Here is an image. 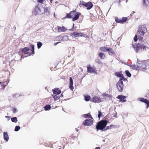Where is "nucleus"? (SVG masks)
<instances>
[{"instance_id":"f704fd0d","label":"nucleus","mask_w":149,"mask_h":149,"mask_svg":"<svg viewBox=\"0 0 149 149\" xmlns=\"http://www.w3.org/2000/svg\"><path fill=\"white\" fill-rule=\"evenodd\" d=\"M127 17H123L122 19H121V20L122 21V23H123L126 21H127Z\"/></svg>"},{"instance_id":"774afa93","label":"nucleus","mask_w":149,"mask_h":149,"mask_svg":"<svg viewBox=\"0 0 149 149\" xmlns=\"http://www.w3.org/2000/svg\"><path fill=\"white\" fill-rule=\"evenodd\" d=\"M135 13V12H133V13Z\"/></svg>"},{"instance_id":"a18cd8bd","label":"nucleus","mask_w":149,"mask_h":149,"mask_svg":"<svg viewBox=\"0 0 149 149\" xmlns=\"http://www.w3.org/2000/svg\"><path fill=\"white\" fill-rule=\"evenodd\" d=\"M86 3L84 2V1L81 2L79 5H84L85 6V4H86Z\"/></svg>"},{"instance_id":"9d476101","label":"nucleus","mask_w":149,"mask_h":149,"mask_svg":"<svg viewBox=\"0 0 149 149\" xmlns=\"http://www.w3.org/2000/svg\"><path fill=\"white\" fill-rule=\"evenodd\" d=\"M83 35V33L76 32H74L70 34V36L74 38L79 37V36H82Z\"/></svg>"},{"instance_id":"0eeeda50","label":"nucleus","mask_w":149,"mask_h":149,"mask_svg":"<svg viewBox=\"0 0 149 149\" xmlns=\"http://www.w3.org/2000/svg\"><path fill=\"white\" fill-rule=\"evenodd\" d=\"M93 124V120L90 119H86L83 123V125L84 126H91Z\"/></svg>"},{"instance_id":"4468645a","label":"nucleus","mask_w":149,"mask_h":149,"mask_svg":"<svg viewBox=\"0 0 149 149\" xmlns=\"http://www.w3.org/2000/svg\"><path fill=\"white\" fill-rule=\"evenodd\" d=\"M87 72L89 73H95L96 72L95 69L91 67H87Z\"/></svg>"},{"instance_id":"09e8293b","label":"nucleus","mask_w":149,"mask_h":149,"mask_svg":"<svg viewBox=\"0 0 149 149\" xmlns=\"http://www.w3.org/2000/svg\"><path fill=\"white\" fill-rule=\"evenodd\" d=\"M83 36L84 37H85L86 36V35L85 34H84V33H83Z\"/></svg>"},{"instance_id":"f257e3e1","label":"nucleus","mask_w":149,"mask_h":149,"mask_svg":"<svg viewBox=\"0 0 149 149\" xmlns=\"http://www.w3.org/2000/svg\"><path fill=\"white\" fill-rule=\"evenodd\" d=\"M80 14V13L76 12L75 10L71 11L69 14H67L66 17L68 18H72V20L74 21L79 19Z\"/></svg>"},{"instance_id":"3c124183","label":"nucleus","mask_w":149,"mask_h":149,"mask_svg":"<svg viewBox=\"0 0 149 149\" xmlns=\"http://www.w3.org/2000/svg\"><path fill=\"white\" fill-rule=\"evenodd\" d=\"M58 44V42H57L56 43L54 44V45H57Z\"/></svg>"},{"instance_id":"37998d69","label":"nucleus","mask_w":149,"mask_h":149,"mask_svg":"<svg viewBox=\"0 0 149 149\" xmlns=\"http://www.w3.org/2000/svg\"><path fill=\"white\" fill-rule=\"evenodd\" d=\"M17 109L15 108H13V113H15L17 112Z\"/></svg>"},{"instance_id":"a19ab883","label":"nucleus","mask_w":149,"mask_h":149,"mask_svg":"<svg viewBox=\"0 0 149 149\" xmlns=\"http://www.w3.org/2000/svg\"><path fill=\"white\" fill-rule=\"evenodd\" d=\"M102 112L100 111H98V116L99 118H100L101 116L102 115Z\"/></svg>"},{"instance_id":"aec40b11","label":"nucleus","mask_w":149,"mask_h":149,"mask_svg":"<svg viewBox=\"0 0 149 149\" xmlns=\"http://www.w3.org/2000/svg\"><path fill=\"white\" fill-rule=\"evenodd\" d=\"M107 50V52H109L110 55H112L114 54V51L112 48H108Z\"/></svg>"},{"instance_id":"cd10ccee","label":"nucleus","mask_w":149,"mask_h":149,"mask_svg":"<svg viewBox=\"0 0 149 149\" xmlns=\"http://www.w3.org/2000/svg\"><path fill=\"white\" fill-rule=\"evenodd\" d=\"M12 122L16 123L17 122V119L16 117H13L11 118Z\"/></svg>"},{"instance_id":"72a5a7b5","label":"nucleus","mask_w":149,"mask_h":149,"mask_svg":"<svg viewBox=\"0 0 149 149\" xmlns=\"http://www.w3.org/2000/svg\"><path fill=\"white\" fill-rule=\"evenodd\" d=\"M112 126H115L112 125H110V126H107L106 129H105V128L104 129V131H105L107 130L108 129H111L112 128Z\"/></svg>"},{"instance_id":"4be33fe9","label":"nucleus","mask_w":149,"mask_h":149,"mask_svg":"<svg viewBox=\"0 0 149 149\" xmlns=\"http://www.w3.org/2000/svg\"><path fill=\"white\" fill-rule=\"evenodd\" d=\"M98 55L100 58L102 59H104L105 57V55L104 54L101 52L99 53Z\"/></svg>"},{"instance_id":"a878e982","label":"nucleus","mask_w":149,"mask_h":149,"mask_svg":"<svg viewBox=\"0 0 149 149\" xmlns=\"http://www.w3.org/2000/svg\"><path fill=\"white\" fill-rule=\"evenodd\" d=\"M143 5L145 6H147L149 4V1L148 0H143Z\"/></svg>"},{"instance_id":"c03bdc74","label":"nucleus","mask_w":149,"mask_h":149,"mask_svg":"<svg viewBox=\"0 0 149 149\" xmlns=\"http://www.w3.org/2000/svg\"><path fill=\"white\" fill-rule=\"evenodd\" d=\"M137 35H135V36L134 37V41L136 42L137 40Z\"/></svg>"},{"instance_id":"6e6552de","label":"nucleus","mask_w":149,"mask_h":149,"mask_svg":"<svg viewBox=\"0 0 149 149\" xmlns=\"http://www.w3.org/2000/svg\"><path fill=\"white\" fill-rule=\"evenodd\" d=\"M30 49V48L29 47H26L22 49L21 52H22V53H24L26 54H28V55L30 56L31 55V53L27 52L29 51Z\"/></svg>"},{"instance_id":"e433bc0d","label":"nucleus","mask_w":149,"mask_h":149,"mask_svg":"<svg viewBox=\"0 0 149 149\" xmlns=\"http://www.w3.org/2000/svg\"><path fill=\"white\" fill-rule=\"evenodd\" d=\"M119 80H121V81H122V80L124 81H126L127 80V79L125 78L123 76V75L122 76V77L120 78V79Z\"/></svg>"},{"instance_id":"13d9d810","label":"nucleus","mask_w":149,"mask_h":149,"mask_svg":"<svg viewBox=\"0 0 149 149\" xmlns=\"http://www.w3.org/2000/svg\"><path fill=\"white\" fill-rule=\"evenodd\" d=\"M73 28H74V24H73Z\"/></svg>"},{"instance_id":"5701e85b","label":"nucleus","mask_w":149,"mask_h":149,"mask_svg":"<svg viewBox=\"0 0 149 149\" xmlns=\"http://www.w3.org/2000/svg\"><path fill=\"white\" fill-rule=\"evenodd\" d=\"M115 75L117 77L121 78L123 75L121 72H116L115 73Z\"/></svg>"},{"instance_id":"dca6fc26","label":"nucleus","mask_w":149,"mask_h":149,"mask_svg":"<svg viewBox=\"0 0 149 149\" xmlns=\"http://www.w3.org/2000/svg\"><path fill=\"white\" fill-rule=\"evenodd\" d=\"M52 91L54 94L57 95L60 94L61 92L59 88H55L52 90Z\"/></svg>"},{"instance_id":"c756f323","label":"nucleus","mask_w":149,"mask_h":149,"mask_svg":"<svg viewBox=\"0 0 149 149\" xmlns=\"http://www.w3.org/2000/svg\"><path fill=\"white\" fill-rule=\"evenodd\" d=\"M125 73L126 75L128 77H130L131 76V74L129 71L128 70H126L125 71Z\"/></svg>"},{"instance_id":"f3484780","label":"nucleus","mask_w":149,"mask_h":149,"mask_svg":"<svg viewBox=\"0 0 149 149\" xmlns=\"http://www.w3.org/2000/svg\"><path fill=\"white\" fill-rule=\"evenodd\" d=\"M44 8V13L47 15H48L50 13V8L48 7H46Z\"/></svg>"},{"instance_id":"79ce46f5","label":"nucleus","mask_w":149,"mask_h":149,"mask_svg":"<svg viewBox=\"0 0 149 149\" xmlns=\"http://www.w3.org/2000/svg\"><path fill=\"white\" fill-rule=\"evenodd\" d=\"M95 62L98 64L101 63V62L100 61V60L99 59H97L95 60Z\"/></svg>"},{"instance_id":"1a4fd4ad","label":"nucleus","mask_w":149,"mask_h":149,"mask_svg":"<svg viewBox=\"0 0 149 149\" xmlns=\"http://www.w3.org/2000/svg\"><path fill=\"white\" fill-rule=\"evenodd\" d=\"M41 10L38 7H36L33 10L32 12L33 14L35 15H36L38 14L39 13H40Z\"/></svg>"},{"instance_id":"49530a36","label":"nucleus","mask_w":149,"mask_h":149,"mask_svg":"<svg viewBox=\"0 0 149 149\" xmlns=\"http://www.w3.org/2000/svg\"><path fill=\"white\" fill-rule=\"evenodd\" d=\"M139 39L140 40L142 41V40H143V37H140L139 38Z\"/></svg>"},{"instance_id":"338daca9","label":"nucleus","mask_w":149,"mask_h":149,"mask_svg":"<svg viewBox=\"0 0 149 149\" xmlns=\"http://www.w3.org/2000/svg\"><path fill=\"white\" fill-rule=\"evenodd\" d=\"M55 15V13H54V16Z\"/></svg>"},{"instance_id":"2f4dec72","label":"nucleus","mask_w":149,"mask_h":149,"mask_svg":"<svg viewBox=\"0 0 149 149\" xmlns=\"http://www.w3.org/2000/svg\"><path fill=\"white\" fill-rule=\"evenodd\" d=\"M84 117L86 118L89 117V118H91L93 119V118H92L91 116L89 113H87V114H84Z\"/></svg>"},{"instance_id":"393cba45","label":"nucleus","mask_w":149,"mask_h":149,"mask_svg":"<svg viewBox=\"0 0 149 149\" xmlns=\"http://www.w3.org/2000/svg\"><path fill=\"white\" fill-rule=\"evenodd\" d=\"M108 47H102L100 48V50L102 52H107Z\"/></svg>"},{"instance_id":"423d86ee","label":"nucleus","mask_w":149,"mask_h":149,"mask_svg":"<svg viewBox=\"0 0 149 149\" xmlns=\"http://www.w3.org/2000/svg\"><path fill=\"white\" fill-rule=\"evenodd\" d=\"M116 86L118 91L120 92H122L124 86L123 81L119 80L117 83Z\"/></svg>"},{"instance_id":"20e7f679","label":"nucleus","mask_w":149,"mask_h":149,"mask_svg":"<svg viewBox=\"0 0 149 149\" xmlns=\"http://www.w3.org/2000/svg\"><path fill=\"white\" fill-rule=\"evenodd\" d=\"M148 66V64L146 61H140L137 60V67L140 70H146Z\"/></svg>"},{"instance_id":"de8ad7c7","label":"nucleus","mask_w":149,"mask_h":149,"mask_svg":"<svg viewBox=\"0 0 149 149\" xmlns=\"http://www.w3.org/2000/svg\"><path fill=\"white\" fill-rule=\"evenodd\" d=\"M6 85H4V84H3V88H4L5 87H6Z\"/></svg>"},{"instance_id":"8fccbe9b","label":"nucleus","mask_w":149,"mask_h":149,"mask_svg":"<svg viewBox=\"0 0 149 149\" xmlns=\"http://www.w3.org/2000/svg\"><path fill=\"white\" fill-rule=\"evenodd\" d=\"M95 149H100V148L99 147H96Z\"/></svg>"},{"instance_id":"6ab92c4d","label":"nucleus","mask_w":149,"mask_h":149,"mask_svg":"<svg viewBox=\"0 0 149 149\" xmlns=\"http://www.w3.org/2000/svg\"><path fill=\"white\" fill-rule=\"evenodd\" d=\"M3 138L4 140L6 141H8L9 139V137L8 134H7V132H3Z\"/></svg>"},{"instance_id":"c9c22d12","label":"nucleus","mask_w":149,"mask_h":149,"mask_svg":"<svg viewBox=\"0 0 149 149\" xmlns=\"http://www.w3.org/2000/svg\"><path fill=\"white\" fill-rule=\"evenodd\" d=\"M31 48L32 49V54H34V45H31Z\"/></svg>"},{"instance_id":"6e6d98bb","label":"nucleus","mask_w":149,"mask_h":149,"mask_svg":"<svg viewBox=\"0 0 149 149\" xmlns=\"http://www.w3.org/2000/svg\"><path fill=\"white\" fill-rule=\"evenodd\" d=\"M52 0H50V2L51 3H52Z\"/></svg>"},{"instance_id":"2eb2a0df","label":"nucleus","mask_w":149,"mask_h":149,"mask_svg":"<svg viewBox=\"0 0 149 149\" xmlns=\"http://www.w3.org/2000/svg\"><path fill=\"white\" fill-rule=\"evenodd\" d=\"M85 7L87 8V10L90 9L93 6V4L91 2H88V3L85 4Z\"/></svg>"},{"instance_id":"ddd939ff","label":"nucleus","mask_w":149,"mask_h":149,"mask_svg":"<svg viewBox=\"0 0 149 149\" xmlns=\"http://www.w3.org/2000/svg\"><path fill=\"white\" fill-rule=\"evenodd\" d=\"M70 83L69 85V88L70 89V90L73 91V90L74 88V87L73 86V80L72 77H70Z\"/></svg>"},{"instance_id":"4d7b16f0","label":"nucleus","mask_w":149,"mask_h":149,"mask_svg":"<svg viewBox=\"0 0 149 149\" xmlns=\"http://www.w3.org/2000/svg\"><path fill=\"white\" fill-rule=\"evenodd\" d=\"M61 96H62V97H63V93L61 94Z\"/></svg>"},{"instance_id":"e2e57ef3","label":"nucleus","mask_w":149,"mask_h":149,"mask_svg":"<svg viewBox=\"0 0 149 149\" xmlns=\"http://www.w3.org/2000/svg\"><path fill=\"white\" fill-rule=\"evenodd\" d=\"M58 42V44L60 43L61 42Z\"/></svg>"},{"instance_id":"f03ea898","label":"nucleus","mask_w":149,"mask_h":149,"mask_svg":"<svg viewBox=\"0 0 149 149\" xmlns=\"http://www.w3.org/2000/svg\"><path fill=\"white\" fill-rule=\"evenodd\" d=\"M108 121L106 120H101L98 122L96 126L97 131L99 130H103L107 125Z\"/></svg>"},{"instance_id":"0e129e2a","label":"nucleus","mask_w":149,"mask_h":149,"mask_svg":"<svg viewBox=\"0 0 149 149\" xmlns=\"http://www.w3.org/2000/svg\"><path fill=\"white\" fill-rule=\"evenodd\" d=\"M1 82H0V84H1Z\"/></svg>"},{"instance_id":"5fc2aeb1","label":"nucleus","mask_w":149,"mask_h":149,"mask_svg":"<svg viewBox=\"0 0 149 149\" xmlns=\"http://www.w3.org/2000/svg\"><path fill=\"white\" fill-rule=\"evenodd\" d=\"M58 38H62V37L61 36H59L58 37Z\"/></svg>"},{"instance_id":"7c9ffc66","label":"nucleus","mask_w":149,"mask_h":149,"mask_svg":"<svg viewBox=\"0 0 149 149\" xmlns=\"http://www.w3.org/2000/svg\"><path fill=\"white\" fill-rule=\"evenodd\" d=\"M85 100L86 101H89L90 99V97L88 95H86L84 96Z\"/></svg>"},{"instance_id":"ea45409f","label":"nucleus","mask_w":149,"mask_h":149,"mask_svg":"<svg viewBox=\"0 0 149 149\" xmlns=\"http://www.w3.org/2000/svg\"><path fill=\"white\" fill-rule=\"evenodd\" d=\"M115 21L117 23H122L121 19H118V18H116Z\"/></svg>"},{"instance_id":"58836bf2","label":"nucleus","mask_w":149,"mask_h":149,"mask_svg":"<svg viewBox=\"0 0 149 149\" xmlns=\"http://www.w3.org/2000/svg\"><path fill=\"white\" fill-rule=\"evenodd\" d=\"M131 67L132 68L134 69H138L139 70V68H138L137 67V64L136 65H133Z\"/></svg>"},{"instance_id":"473e14b6","label":"nucleus","mask_w":149,"mask_h":149,"mask_svg":"<svg viewBox=\"0 0 149 149\" xmlns=\"http://www.w3.org/2000/svg\"><path fill=\"white\" fill-rule=\"evenodd\" d=\"M37 47L38 49H39L42 46V44L41 42H38L37 43Z\"/></svg>"},{"instance_id":"7ed1b4c3","label":"nucleus","mask_w":149,"mask_h":149,"mask_svg":"<svg viewBox=\"0 0 149 149\" xmlns=\"http://www.w3.org/2000/svg\"><path fill=\"white\" fill-rule=\"evenodd\" d=\"M132 46L136 53H137L139 50L140 49H143L145 50L147 48L146 46L143 44L141 43L133 44Z\"/></svg>"},{"instance_id":"c85d7f7f","label":"nucleus","mask_w":149,"mask_h":149,"mask_svg":"<svg viewBox=\"0 0 149 149\" xmlns=\"http://www.w3.org/2000/svg\"><path fill=\"white\" fill-rule=\"evenodd\" d=\"M51 108V107L50 105L48 104L46 105L44 107L45 109V110H48L50 109Z\"/></svg>"},{"instance_id":"b1692460","label":"nucleus","mask_w":149,"mask_h":149,"mask_svg":"<svg viewBox=\"0 0 149 149\" xmlns=\"http://www.w3.org/2000/svg\"><path fill=\"white\" fill-rule=\"evenodd\" d=\"M68 40V37L67 36H65L62 37L61 40L62 41H67Z\"/></svg>"},{"instance_id":"412c9836","label":"nucleus","mask_w":149,"mask_h":149,"mask_svg":"<svg viewBox=\"0 0 149 149\" xmlns=\"http://www.w3.org/2000/svg\"><path fill=\"white\" fill-rule=\"evenodd\" d=\"M66 29L64 27H58V32H65L66 30Z\"/></svg>"},{"instance_id":"bf43d9fd","label":"nucleus","mask_w":149,"mask_h":149,"mask_svg":"<svg viewBox=\"0 0 149 149\" xmlns=\"http://www.w3.org/2000/svg\"><path fill=\"white\" fill-rule=\"evenodd\" d=\"M58 149H61L60 148H59V147H60V146H59V147H58Z\"/></svg>"},{"instance_id":"603ef678","label":"nucleus","mask_w":149,"mask_h":149,"mask_svg":"<svg viewBox=\"0 0 149 149\" xmlns=\"http://www.w3.org/2000/svg\"><path fill=\"white\" fill-rule=\"evenodd\" d=\"M115 126H112V127L114 128H115L116 127V125H115Z\"/></svg>"},{"instance_id":"a211bd4d","label":"nucleus","mask_w":149,"mask_h":149,"mask_svg":"<svg viewBox=\"0 0 149 149\" xmlns=\"http://www.w3.org/2000/svg\"><path fill=\"white\" fill-rule=\"evenodd\" d=\"M140 101L141 102L146 103L147 104L148 107L149 106V101L147 99H144L143 98H140Z\"/></svg>"},{"instance_id":"f8f14e48","label":"nucleus","mask_w":149,"mask_h":149,"mask_svg":"<svg viewBox=\"0 0 149 149\" xmlns=\"http://www.w3.org/2000/svg\"><path fill=\"white\" fill-rule=\"evenodd\" d=\"M92 101L95 103H99L102 101V99L100 97L95 96L92 99Z\"/></svg>"},{"instance_id":"9b49d317","label":"nucleus","mask_w":149,"mask_h":149,"mask_svg":"<svg viewBox=\"0 0 149 149\" xmlns=\"http://www.w3.org/2000/svg\"><path fill=\"white\" fill-rule=\"evenodd\" d=\"M126 97L122 95H118L117 97V98L119 99L121 102H125L126 101V100L125 99Z\"/></svg>"},{"instance_id":"4c0bfd02","label":"nucleus","mask_w":149,"mask_h":149,"mask_svg":"<svg viewBox=\"0 0 149 149\" xmlns=\"http://www.w3.org/2000/svg\"><path fill=\"white\" fill-rule=\"evenodd\" d=\"M20 129V127L19 126H16L15 127L14 130L15 131L17 132L19 131Z\"/></svg>"},{"instance_id":"052dcab7","label":"nucleus","mask_w":149,"mask_h":149,"mask_svg":"<svg viewBox=\"0 0 149 149\" xmlns=\"http://www.w3.org/2000/svg\"><path fill=\"white\" fill-rule=\"evenodd\" d=\"M5 117H6V118H9V117L8 116H6Z\"/></svg>"},{"instance_id":"bb28decb","label":"nucleus","mask_w":149,"mask_h":149,"mask_svg":"<svg viewBox=\"0 0 149 149\" xmlns=\"http://www.w3.org/2000/svg\"><path fill=\"white\" fill-rule=\"evenodd\" d=\"M52 96L55 101L58 100L60 97L59 96H57V95H52Z\"/></svg>"},{"instance_id":"864d4df0","label":"nucleus","mask_w":149,"mask_h":149,"mask_svg":"<svg viewBox=\"0 0 149 149\" xmlns=\"http://www.w3.org/2000/svg\"><path fill=\"white\" fill-rule=\"evenodd\" d=\"M76 130L77 132L78 131V129H77V128H76Z\"/></svg>"},{"instance_id":"39448f33","label":"nucleus","mask_w":149,"mask_h":149,"mask_svg":"<svg viewBox=\"0 0 149 149\" xmlns=\"http://www.w3.org/2000/svg\"><path fill=\"white\" fill-rule=\"evenodd\" d=\"M138 31L140 35L143 36L144 34L147 32V29L145 25H142L140 26Z\"/></svg>"},{"instance_id":"69168bd1","label":"nucleus","mask_w":149,"mask_h":149,"mask_svg":"<svg viewBox=\"0 0 149 149\" xmlns=\"http://www.w3.org/2000/svg\"><path fill=\"white\" fill-rule=\"evenodd\" d=\"M72 30V29H70V30Z\"/></svg>"},{"instance_id":"680f3d73","label":"nucleus","mask_w":149,"mask_h":149,"mask_svg":"<svg viewBox=\"0 0 149 149\" xmlns=\"http://www.w3.org/2000/svg\"><path fill=\"white\" fill-rule=\"evenodd\" d=\"M22 56L21 57V59H22Z\"/></svg>"}]
</instances>
